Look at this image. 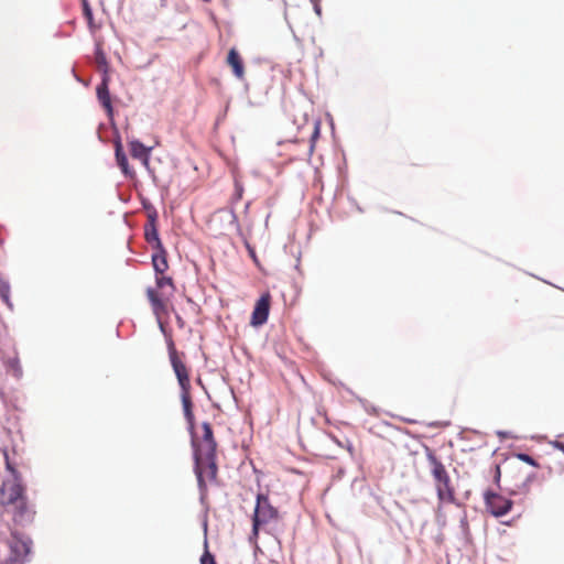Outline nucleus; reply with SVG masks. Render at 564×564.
<instances>
[{
  "label": "nucleus",
  "mask_w": 564,
  "mask_h": 564,
  "mask_svg": "<svg viewBox=\"0 0 564 564\" xmlns=\"http://www.w3.org/2000/svg\"><path fill=\"white\" fill-rule=\"evenodd\" d=\"M426 459L434 479L438 501L441 503H456L455 488L444 464L430 448H426Z\"/></svg>",
  "instance_id": "f257e3e1"
},
{
  "label": "nucleus",
  "mask_w": 564,
  "mask_h": 564,
  "mask_svg": "<svg viewBox=\"0 0 564 564\" xmlns=\"http://www.w3.org/2000/svg\"><path fill=\"white\" fill-rule=\"evenodd\" d=\"M155 288L147 289V297L158 321L169 315L171 297L175 292V285L170 276L160 275L155 279Z\"/></svg>",
  "instance_id": "f03ea898"
},
{
  "label": "nucleus",
  "mask_w": 564,
  "mask_h": 564,
  "mask_svg": "<svg viewBox=\"0 0 564 564\" xmlns=\"http://www.w3.org/2000/svg\"><path fill=\"white\" fill-rule=\"evenodd\" d=\"M6 468L11 473L12 479L4 480L2 482L0 495H1V505L3 507H12L15 503L20 502L25 496V487L22 484V478L19 471L17 470L13 463L10 460L8 451H3Z\"/></svg>",
  "instance_id": "7ed1b4c3"
},
{
  "label": "nucleus",
  "mask_w": 564,
  "mask_h": 564,
  "mask_svg": "<svg viewBox=\"0 0 564 564\" xmlns=\"http://www.w3.org/2000/svg\"><path fill=\"white\" fill-rule=\"evenodd\" d=\"M194 463L199 491L202 496H206L208 486L218 482L216 454H194Z\"/></svg>",
  "instance_id": "20e7f679"
},
{
  "label": "nucleus",
  "mask_w": 564,
  "mask_h": 564,
  "mask_svg": "<svg viewBox=\"0 0 564 564\" xmlns=\"http://www.w3.org/2000/svg\"><path fill=\"white\" fill-rule=\"evenodd\" d=\"M279 519V511L274 508L268 496L259 494L257 496V503L252 518V533L258 536L259 530L264 528L267 524Z\"/></svg>",
  "instance_id": "39448f33"
},
{
  "label": "nucleus",
  "mask_w": 564,
  "mask_h": 564,
  "mask_svg": "<svg viewBox=\"0 0 564 564\" xmlns=\"http://www.w3.org/2000/svg\"><path fill=\"white\" fill-rule=\"evenodd\" d=\"M7 544L10 553L0 564H24L25 557L31 552L32 541L12 530L11 539L7 541Z\"/></svg>",
  "instance_id": "423d86ee"
},
{
  "label": "nucleus",
  "mask_w": 564,
  "mask_h": 564,
  "mask_svg": "<svg viewBox=\"0 0 564 564\" xmlns=\"http://www.w3.org/2000/svg\"><path fill=\"white\" fill-rule=\"evenodd\" d=\"M534 476L525 473L522 468L517 467L509 476L510 485L508 487L511 496L525 497L530 494V487Z\"/></svg>",
  "instance_id": "0eeeda50"
},
{
  "label": "nucleus",
  "mask_w": 564,
  "mask_h": 564,
  "mask_svg": "<svg viewBox=\"0 0 564 564\" xmlns=\"http://www.w3.org/2000/svg\"><path fill=\"white\" fill-rule=\"evenodd\" d=\"M169 357L172 365V368L174 370V373L177 378L178 384L182 390H191V380H189V372L185 365V362L182 360L181 355L177 352L174 343L170 341L169 344Z\"/></svg>",
  "instance_id": "6e6552de"
},
{
  "label": "nucleus",
  "mask_w": 564,
  "mask_h": 564,
  "mask_svg": "<svg viewBox=\"0 0 564 564\" xmlns=\"http://www.w3.org/2000/svg\"><path fill=\"white\" fill-rule=\"evenodd\" d=\"M203 434L192 438L194 454H216L217 443L212 426L208 422L202 424Z\"/></svg>",
  "instance_id": "1a4fd4ad"
},
{
  "label": "nucleus",
  "mask_w": 564,
  "mask_h": 564,
  "mask_svg": "<svg viewBox=\"0 0 564 564\" xmlns=\"http://www.w3.org/2000/svg\"><path fill=\"white\" fill-rule=\"evenodd\" d=\"M485 503L487 510L496 518L506 516L513 505L512 500L492 491H487L485 494Z\"/></svg>",
  "instance_id": "9d476101"
},
{
  "label": "nucleus",
  "mask_w": 564,
  "mask_h": 564,
  "mask_svg": "<svg viewBox=\"0 0 564 564\" xmlns=\"http://www.w3.org/2000/svg\"><path fill=\"white\" fill-rule=\"evenodd\" d=\"M271 307V294L269 292L263 293L260 299L256 302L253 307L250 325L253 327L262 326L267 323Z\"/></svg>",
  "instance_id": "9b49d317"
},
{
  "label": "nucleus",
  "mask_w": 564,
  "mask_h": 564,
  "mask_svg": "<svg viewBox=\"0 0 564 564\" xmlns=\"http://www.w3.org/2000/svg\"><path fill=\"white\" fill-rule=\"evenodd\" d=\"M11 508L13 513L12 520L15 524L23 525L32 522L35 512L29 505L28 498H24Z\"/></svg>",
  "instance_id": "f8f14e48"
},
{
  "label": "nucleus",
  "mask_w": 564,
  "mask_h": 564,
  "mask_svg": "<svg viewBox=\"0 0 564 564\" xmlns=\"http://www.w3.org/2000/svg\"><path fill=\"white\" fill-rule=\"evenodd\" d=\"M551 444L561 453L549 454L546 468L550 474H562L564 473V443L554 441Z\"/></svg>",
  "instance_id": "ddd939ff"
},
{
  "label": "nucleus",
  "mask_w": 564,
  "mask_h": 564,
  "mask_svg": "<svg viewBox=\"0 0 564 564\" xmlns=\"http://www.w3.org/2000/svg\"><path fill=\"white\" fill-rule=\"evenodd\" d=\"M226 62L237 78L242 79L245 77L243 61L235 47L229 50Z\"/></svg>",
  "instance_id": "4468645a"
},
{
  "label": "nucleus",
  "mask_w": 564,
  "mask_h": 564,
  "mask_svg": "<svg viewBox=\"0 0 564 564\" xmlns=\"http://www.w3.org/2000/svg\"><path fill=\"white\" fill-rule=\"evenodd\" d=\"M181 400H182L184 415H185V419L188 424V430L191 431V433H193L194 427H195V417H194V413H193L191 390H182L181 391Z\"/></svg>",
  "instance_id": "2eb2a0df"
},
{
  "label": "nucleus",
  "mask_w": 564,
  "mask_h": 564,
  "mask_svg": "<svg viewBox=\"0 0 564 564\" xmlns=\"http://www.w3.org/2000/svg\"><path fill=\"white\" fill-rule=\"evenodd\" d=\"M151 149L152 148H147L138 140H132L129 142V151L131 156L141 160L145 166L149 164Z\"/></svg>",
  "instance_id": "dca6fc26"
},
{
  "label": "nucleus",
  "mask_w": 564,
  "mask_h": 564,
  "mask_svg": "<svg viewBox=\"0 0 564 564\" xmlns=\"http://www.w3.org/2000/svg\"><path fill=\"white\" fill-rule=\"evenodd\" d=\"M2 361L9 375L17 379L22 378L23 370L17 352H14L12 356L2 357Z\"/></svg>",
  "instance_id": "f3484780"
},
{
  "label": "nucleus",
  "mask_w": 564,
  "mask_h": 564,
  "mask_svg": "<svg viewBox=\"0 0 564 564\" xmlns=\"http://www.w3.org/2000/svg\"><path fill=\"white\" fill-rule=\"evenodd\" d=\"M97 97L102 107L107 110L108 115L112 113L111 98L108 89V79L104 78L101 84L97 87Z\"/></svg>",
  "instance_id": "a211bd4d"
},
{
  "label": "nucleus",
  "mask_w": 564,
  "mask_h": 564,
  "mask_svg": "<svg viewBox=\"0 0 564 564\" xmlns=\"http://www.w3.org/2000/svg\"><path fill=\"white\" fill-rule=\"evenodd\" d=\"M158 252L152 256L153 268L156 272V276L163 275V273L167 270L169 263L166 259V252L161 248H156Z\"/></svg>",
  "instance_id": "6ab92c4d"
},
{
  "label": "nucleus",
  "mask_w": 564,
  "mask_h": 564,
  "mask_svg": "<svg viewBox=\"0 0 564 564\" xmlns=\"http://www.w3.org/2000/svg\"><path fill=\"white\" fill-rule=\"evenodd\" d=\"M145 239L149 243L153 245L155 248H161L162 243L159 238V232L155 226V219L150 217L149 224L145 226Z\"/></svg>",
  "instance_id": "aec40b11"
},
{
  "label": "nucleus",
  "mask_w": 564,
  "mask_h": 564,
  "mask_svg": "<svg viewBox=\"0 0 564 564\" xmlns=\"http://www.w3.org/2000/svg\"><path fill=\"white\" fill-rule=\"evenodd\" d=\"M116 160H117V163L120 166L121 171L126 175H130L131 173L129 171L128 159H127L126 154L121 151V144L119 142L117 143V147H116Z\"/></svg>",
  "instance_id": "412c9836"
},
{
  "label": "nucleus",
  "mask_w": 564,
  "mask_h": 564,
  "mask_svg": "<svg viewBox=\"0 0 564 564\" xmlns=\"http://www.w3.org/2000/svg\"><path fill=\"white\" fill-rule=\"evenodd\" d=\"M0 297L7 305L11 306L10 285H9L8 281L1 274H0Z\"/></svg>",
  "instance_id": "4be33fe9"
},
{
  "label": "nucleus",
  "mask_w": 564,
  "mask_h": 564,
  "mask_svg": "<svg viewBox=\"0 0 564 564\" xmlns=\"http://www.w3.org/2000/svg\"><path fill=\"white\" fill-rule=\"evenodd\" d=\"M83 13H84L85 19L88 22L90 30H95L96 25L94 23L93 11H91V8L89 7L87 0L83 1Z\"/></svg>",
  "instance_id": "5701e85b"
},
{
  "label": "nucleus",
  "mask_w": 564,
  "mask_h": 564,
  "mask_svg": "<svg viewBox=\"0 0 564 564\" xmlns=\"http://www.w3.org/2000/svg\"><path fill=\"white\" fill-rule=\"evenodd\" d=\"M96 62L100 66H106L107 65L106 55H105V53L102 52V50L99 46L96 50Z\"/></svg>",
  "instance_id": "b1692460"
},
{
  "label": "nucleus",
  "mask_w": 564,
  "mask_h": 564,
  "mask_svg": "<svg viewBox=\"0 0 564 564\" xmlns=\"http://www.w3.org/2000/svg\"><path fill=\"white\" fill-rule=\"evenodd\" d=\"M517 457L531 466L539 467V464L534 460V458L528 454H518Z\"/></svg>",
  "instance_id": "393cba45"
},
{
  "label": "nucleus",
  "mask_w": 564,
  "mask_h": 564,
  "mask_svg": "<svg viewBox=\"0 0 564 564\" xmlns=\"http://www.w3.org/2000/svg\"><path fill=\"white\" fill-rule=\"evenodd\" d=\"M200 564H216L214 556L208 552L205 551V553L202 555Z\"/></svg>",
  "instance_id": "a878e982"
},
{
  "label": "nucleus",
  "mask_w": 564,
  "mask_h": 564,
  "mask_svg": "<svg viewBox=\"0 0 564 564\" xmlns=\"http://www.w3.org/2000/svg\"><path fill=\"white\" fill-rule=\"evenodd\" d=\"M312 129H313L312 138L315 139L319 133V123L317 121H314L312 123Z\"/></svg>",
  "instance_id": "bb28decb"
},
{
  "label": "nucleus",
  "mask_w": 564,
  "mask_h": 564,
  "mask_svg": "<svg viewBox=\"0 0 564 564\" xmlns=\"http://www.w3.org/2000/svg\"><path fill=\"white\" fill-rule=\"evenodd\" d=\"M500 480V467L496 466V475H495V481L498 484Z\"/></svg>",
  "instance_id": "cd10ccee"
},
{
  "label": "nucleus",
  "mask_w": 564,
  "mask_h": 564,
  "mask_svg": "<svg viewBox=\"0 0 564 564\" xmlns=\"http://www.w3.org/2000/svg\"><path fill=\"white\" fill-rule=\"evenodd\" d=\"M248 249H249V253H250V256L252 257V259H253L254 261H257V256H256L254 250H253V249H251L250 247H248Z\"/></svg>",
  "instance_id": "c85d7f7f"
}]
</instances>
